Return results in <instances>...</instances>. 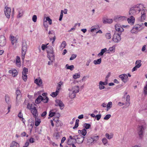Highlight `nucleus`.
I'll return each instance as SVG.
<instances>
[{
    "label": "nucleus",
    "instance_id": "1",
    "mask_svg": "<svg viewBox=\"0 0 147 147\" xmlns=\"http://www.w3.org/2000/svg\"><path fill=\"white\" fill-rule=\"evenodd\" d=\"M138 136L140 139H142L143 137L144 130L146 128V124L144 121H142L138 123Z\"/></svg>",
    "mask_w": 147,
    "mask_h": 147
},
{
    "label": "nucleus",
    "instance_id": "2",
    "mask_svg": "<svg viewBox=\"0 0 147 147\" xmlns=\"http://www.w3.org/2000/svg\"><path fill=\"white\" fill-rule=\"evenodd\" d=\"M27 49V45L26 42L24 40L22 42V60L24 59L25 55L26 54Z\"/></svg>",
    "mask_w": 147,
    "mask_h": 147
},
{
    "label": "nucleus",
    "instance_id": "3",
    "mask_svg": "<svg viewBox=\"0 0 147 147\" xmlns=\"http://www.w3.org/2000/svg\"><path fill=\"white\" fill-rule=\"evenodd\" d=\"M75 140L76 141L77 143L80 144L82 143L84 140L85 137L82 136L80 134L74 136Z\"/></svg>",
    "mask_w": 147,
    "mask_h": 147
},
{
    "label": "nucleus",
    "instance_id": "4",
    "mask_svg": "<svg viewBox=\"0 0 147 147\" xmlns=\"http://www.w3.org/2000/svg\"><path fill=\"white\" fill-rule=\"evenodd\" d=\"M121 34V33H115L113 35L112 39L113 40L115 43L119 42L121 39L120 36Z\"/></svg>",
    "mask_w": 147,
    "mask_h": 147
},
{
    "label": "nucleus",
    "instance_id": "5",
    "mask_svg": "<svg viewBox=\"0 0 147 147\" xmlns=\"http://www.w3.org/2000/svg\"><path fill=\"white\" fill-rule=\"evenodd\" d=\"M141 16L140 18L138 20L141 22H143L145 20L146 18V13L147 12L146 9H144L141 10Z\"/></svg>",
    "mask_w": 147,
    "mask_h": 147
},
{
    "label": "nucleus",
    "instance_id": "6",
    "mask_svg": "<svg viewBox=\"0 0 147 147\" xmlns=\"http://www.w3.org/2000/svg\"><path fill=\"white\" fill-rule=\"evenodd\" d=\"M4 12L5 15L8 18H9L11 12V9L10 8L5 7Z\"/></svg>",
    "mask_w": 147,
    "mask_h": 147
},
{
    "label": "nucleus",
    "instance_id": "7",
    "mask_svg": "<svg viewBox=\"0 0 147 147\" xmlns=\"http://www.w3.org/2000/svg\"><path fill=\"white\" fill-rule=\"evenodd\" d=\"M126 20V17L125 16H117L115 17L114 20L116 22Z\"/></svg>",
    "mask_w": 147,
    "mask_h": 147
},
{
    "label": "nucleus",
    "instance_id": "8",
    "mask_svg": "<svg viewBox=\"0 0 147 147\" xmlns=\"http://www.w3.org/2000/svg\"><path fill=\"white\" fill-rule=\"evenodd\" d=\"M55 102L56 104L55 105L56 106H59L61 109H63L64 105L62 101L59 100L57 99Z\"/></svg>",
    "mask_w": 147,
    "mask_h": 147
},
{
    "label": "nucleus",
    "instance_id": "9",
    "mask_svg": "<svg viewBox=\"0 0 147 147\" xmlns=\"http://www.w3.org/2000/svg\"><path fill=\"white\" fill-rule=\"evenodd\" d=\"M137 8L138 7H133L131 8L129 12V14L131 16L135 15L137 11Z\"/></svg>",
    "mask_w": 147,
    "mask_h": 147
},
{
    "label": "nucleus",
    "instance_id": "10",
    "mask_svg": "<svg viewBox=\"0 0 147 147\" xmlns=\"http://www.w3.org/2000/svg\"><path fill=\"white\" fill-rule=\"evenodd\" d=\"M6 43L5 38L4 36H0V46L2 47L4 46Z\"/></svg>",
    "mask_w": 147,
    "mask_h": 147
},
{
    "label": "nucleus",
    "instance_id": "11",
    "mask_svg": "<svg viewBox=\"0 0 147 147\" xmlns=\"http://www.w3.org/2000/svg\"><path fill=\"white\" fill-rule=\"evenodd\" d=\"M47 57L49 60L51 61V62H53L55 61V56L54 53H49L48 54Z\"/></svg>",
    "mask_w": 147,
    "mask_h": 147
},
{
    "label": "nucleus",
    "instance_id": "12",
    "mask_svg": "<svg viewBox=\"0 0 147 147\" xmlns=\"http://www.w3.org/2000/svg\"><path fill=\"white\" fill-rule=\"evenodd\" d=\"M131 32L132 34H136L138 32V24H136L133 28L131 30Z\"/></svg>",
    "mask_w": 147,
    "mask_h": 147
},
{
    "label": "nucleus",
    "instance_id": "13",
    "mask_svg": "<svg viewBox=\"0 0 147 147\" xmlns=\"http://www.w3.org/2000/svg\"><path fill=\"white\" fill-rule=\"evenodd\" d=\"M34 109H31V111L34 117H35V118H36L37 117L38 115V113L37 112V110L36 109V107H34Z\"/></svg>",
    "mask_w": 147,
    "mask_h": 147
},
{
    "label": "nucleus",
    "instance_id": "14",
    "mask_svg": "<svg viewBox=\"0 0 147 147\" xmlns=\"http://www.w3.org/2000/svg\"><path fill=\"white\" fill-rule=\"evenodd\" d=\"M35 83L39 86H42V81L41 79L39 78V79H36L34 81Z\"/></svg>",
    "mask_w": 147,
    "mask_h": 147
},
{
    "label": "nucleus",
    "instance_id": "15",
    "mask_svg": "<svg viewBox=\"0 0 147 147\" xmlns=\"http://www.w3.org/2000/svg\"><path fill=\"white\" fill-rule=\"evenodd\" d=\"M130 104V96L129 95H128L126 97V100L125 104L126 106L128 107Z\"/></svg>",
    "mask_w": 147,
    "mask_h": 147
},
{
    "label": "nucleus",
    "instance_id": "16",
    "mask_svg": "<svg viewBox=\"0 0 147 147\" xmlns=\"http://www.w3.org/2000/svg\"><path fill=\"white\" fill-rule=\"evenodd\" d=\"M78 133L81 134L83 136H85L87 134V131L85 129H83L82 130H78Z\"/></svg>",
    "mask_w": 147,
    "mask_h": 147
},
{
    "label": "nucleus",
    "instance_id": "17",
    "mask_svg": "<svg viewBox=\"0 0 147 147\" xmlns=\"http://www.w3.org/2000/svg\"><path fill=\"white\" fill-rule=\"evenodd\" d=\"M115 27L116 30L119 32L121 33L123 31V28L121 26L115 25Z\"/></svg>",
    "mask_w": 147,
    "mask_h": 147
},
{
    "label": "nucleus",
    "instance_id": "18",
    "mask_svg": "<svg viewBox=\"0 0 147 147\" xmlns=\"http://www.w3.org/2000/svg\"><path fill=\"white\" fill-rule=\"evenodd\" d=\"M43 97L41 95H39L36 99L35 102L36 103L38 104L40 103L42 100Z\"/></svg>",
    "mask_w": 147,
    "mask_h": 147
},
{
    "label": "nucleus",
    "instance_id": "19",
    "mask_svg": "<svg viewBox=\"0 0 147 147\" xmlns=\"http://www.w3.org/2000/svg\"><path fill=\"white\" fill-rule=\"evenodd\" d=\"M113 22V20L112 19H104L103 20V22L104 23H109L111 24Z\"/></svg>",
    "mask_w": 147,
    "mask_h": 147
},
{
    "label": "nucleus",
    "instance_id": "20",
    "mask_svg": "<svg viewBox=\"0 0 147 147\" xmlns=\"http://www.w3.org/2000/svg\"><path fill=\"white\" fill-rule=\"evenodd\" d=\"M61 135V133L59 131L55 132L53 134L54 136L57 140L59 139Z\"/></svg>",
    "mask_w": 147,
    "mask_h": 147
},
{
    "label": "nucleus",
    "instance_id": "21",
    "mask_svg": "<svg viewBox=\"0 0 147 147\" xmlns=\"http://www.w3.org/2000/svg\"><path fill=\"white\" fill-rule=\"evenodd\" d=\"M127 21L129 23H131L132 24H134L135 22L134 18L131 16L129 18H128Z\"/></svg>",
    "mask_w": 147,
    "mask_h": 147
},
{
    "label": "nucleus",
    "instance_id": "22",
    "mask_svg": "<svg viewBox=\"0 0 147 147\" xmlns=\"http://www.w3.org/2000/svg\"><path fill=\"white\" fill-rule=\"evenodd\" d=\"M20 147V145L15 141H13L10 145V147Z\"/></svg>",
    "mask_w": 147,
    "mask_h": 147
},
{
    "label": "nucleus",
    "instance_id": "23",
    "mask_svg": "<svg viewBox=\"0 0 147 147\" xmlns=\"http://www.w3.org/2000/svg\"><path fill=\"white\" fill-rule=\"evenodd\" d=\"M56 119L57 121L55 124L56 127H58L59 126H61L63 125V123L60 121L59 120L58 118H57Z\"/></svg>",
    "mask_w": 147,
    "mask_h": 147
},
{
    "label": "nucleus",
    "instance_id": "24",
    "mask_svg": "<svg viewBox=\"0 0 147 147\" xmlns=\"http://www.w3.org/2000/svg\"><path fill=\"white\" fill-rule=\"evenodd\" d=\"M16 102H17L18 98L19 97H20L21 96V93L20 91L19 90H16Z\"/></svg>",
    "mask_w": 147,
    "mask_h": 147
},
{
    "label": "nucleus",
    "instance_id": "25",
    "mask_svg": "<svg viewBox=\"0 0 147 147\" xmlns=\"http://www.w3.org/2000/svg\"><path fill=\"white\" fill-rule=\"evenodd\" d=\"M47 53L49 54V53H54L53 50V47L51 46H49L47 47Z\"/></svg>",
    "mask_w": 147,
    "mask_h": 147
},
{
    "label": "nucleus",
    "instance_id": "26",
    "mask_svg": "<svg viewBox=\"0 0 147 147\" xmlns=\"http://www.w3.org/2000/svg\"><path fill=\"white\" fill-rule=\"evenodd\" d=\"M59 90V88H57L56 92H52L51 94V95L53 97H55L57 95Z\"/></svg>",
    "mask_w": 147,
    "mask_h": 147
},
{
    "label": "nucleus",
    "instance_id": "27",
    "mask_svg": "<svg viewBox=\"0 0 147 147\" xmlns=\"http://www.w3.org/2000/svg\"><path fill=\"white\" fill-rule=\"evenodd\" d=\"M16 64L17 66L18 67H20L21 66L20 58L18 56H17L16 57Z\"/></svg>",
    "mask_w": 147,
    "mask_h": 147
},
{
    "label": "nucleus",
    "instance_id": "28",
    "mask_svg": "<svg viewBox=\"0 0 147 147\" xmlns=\"http://www.w3.org/2000/svg\"><path fill=\"white\" fill-rule=\"evenodd\" d=\"M76 96V93L73 92H70L69 93V97L71 98H74Z\"/></svg>",
    "mask_w": 147,
    "mask_h": 147
},
{
    "label": "nucleus",
    "instance_id": "29",
    "mask_svg": "<svg viewBox=\"0 0 147 147\" xmlns=\"http://www.w3.org/2000/svg\"><path fill=\"white\" fill-rule=\"evenodd\" d=\"M107 51V49L105 48L101 50L100 52L98 54V56H100L102 55L103 54Z\"/></svg>",
    "mask_w": 147,
    "mask_h": 147
},
{
    "label": "nucleus",
    "instance_id": "30",
    "mask_svg": "<svg viewBox=\"0 0 147 147\" xmlns=\"http://www.w3.org/2000/svg\"><path fill=\"white\" fill-rule=\"evenodd\" d=\"M144 27V26L143 23H139V24H138V31H141L143 29Z\"/></svg>",
    "mask_w": 147,
    "mask_h": 147
},
{
    "label": "nucleus",
    "instance_id": "31",
    "mask_svg": "<svg viewBox=\"0 0 147 147\" xmlns=\"http://www.w3.org/2000/svg\"><path fill=\"white\" fill-rule=\"evenodd\" d=\"M101 58L96 60H94L93 61V63L95 65L99 64L101 63Z\"/></svg>",
    "mask_w": 147,
    "mask_h": 147
},
{
    "label": "nucleus",
    "instance_id": "32",
    "mask_svg": "<svg viewBox=\"0 0 147 147\" xmlns=\"http://www.w3.org/2000/svg\"><path fill=\"white\" fill-rule=\"evenodd\" d=\"M65 67L67 69H70L71 71H72L74 68L73 65L69 66L68 64L66 65Z\"/></svg>",
    "mask_w": 147,
    "mask_h": 147
},
{
    "label": "nucleus",
    "instance_id": "33",
    "mask_svg": "<svg viewBox=\"0 0 147 147\" xmlns=\"http://www.w3.org/2000/svg\"><path fill=\"white\" fill-rule=\"evenodd\" d=\"M11 43L13 45H14L15 43L16 42L17 40L16 38L13 36H11Z\"/></svg>",
    "mask_w": 147,
    "mask_h": 147
},
{
    "label": "nucleus",
    "instance_id": "34",
    "mask_svg": "<svg viewBox=\"0 0 147 147\" xmlns=\"http://www.w3.org/2000/svg\"><path fill=\"white\" fill-rule=\"evenodd\" d=\"M84 127L86 129H89L91 125L89 123H85L84 124Z\"/></svg>",
    "mask_w": 147,
    "mask_h": 147
},
{
    "label": "nucleus",
    "instance_id": "35",
    "mask_svg": "<svg viewBox=\"0 0 147 147\" xmlns=\"http://www.w3.org/2000/svg\"><path fill=\"white\" fill-rule=\"evenodd\" d=\"M112 103L111 102H109L107 105V111H108L112 107Z\"/></svg>",
    "mask_w": 147,
    "mask_h": 147
},
{
    "label": "nucleus",
    "instance_id": "36",
    "mask_svg": "<svg viewBox=\"0 0 147 147\" xmlns=\"http://www.w3.org/2000/svg\"><path fill=\"white\" fill-rule=\"evenodd\" d=\"M79 120L78 119H77L76 120L75 125L73 127V129L77 128L79 125Z\"/></svg>",
    "mask_w": 147,
    "mask_h": 147
},
{
    "label": "nucleus",
    "instance_id": "37",
    "mask_svg": "<svg viewBox=\"0 0 147 147\" xmlns=\"http://www.w3.org/2000/svg\"><path fill=\"white\" fill-rule=\"evenodd\" d=\"M87 143L90 144L94 143V140L92 138L89 137L87 139Z\"/></svg>",
    "mask_w": 147,
    "mask_h": 147
},
{
    "label": "nucleus",
    "instance_id": "38",
    "mask_svg": "<svg viewBox=\"0 0 147 147\" xmlns=\"http://www.w3.org/2000/svg\"><path fill=\"white\" fill-rule=\"evenodd\" d=\"M74 89H75L73 91L75 93H78L79 92V87L78 86H75L74 87Z\"/></svg>",
    "mask_w": 147,
    "mask_h": 147
},
{
    "label": "nucleus",
    "instance_id": "39",
    "mask_svg": "<svg viewBox=\"0 0 147 147\" xmlns=\"http://www.w3.org/2000/svg\"><path fill=\"white\" fill-rule=\"evenodd\" d=\"M28 72V69L24 67L22 72V74H27Z\"/></svg>",
    "mask_w": 147,
    "mask_h": 147
},
{
    "label": "nucleus",
    "instance_id": "40",
    "mask_svg": "<svg viewBox=\"0 0 147 147\" xmlns=\"http://www.w3.org/2000/svg\"><path fill=\"white\" fill-rule=\"evenodd\" d=\"M41 122L40 119H38L37 120H36L35 122V125L36 126H38Z\"/></svg>",
    "mask_w": 147,
    "mask_h": 147
},
{
    "label": "nucleus",
    "instance_id": "41",
    "mask_svg": "<svg viewBox=\"0 0 147 147\" xmlns=\"http://www.w3.org/2000/svg\"><path fill=\"white\" fill-rule=\"evenodd\" d=\"M9 97L8 96L6 95L5 96V102L8 104H9Z\"/></svg>",
    "mask_w": 147,
    "mask_h": 147
},
{
    "label": "nucleus",
    "instance_id": "42",
    "mask_svg": "<svg viewBox=\"0 0 147 147\" xmlns=\"http://www.w3.org/2000/svg\"><path fill=\"white\" fill-rule=\"evenodd\" d=\"M138 8H139V9H138V11H140L141 10L144 9V8H145V7H144L143 5L141 4H139Z\"/></svg>",
    "mask_w": 147,
    "mask_h": 147
},
{
    "label": "nucleus",
    "instance_id": "43",
    "mask_svg": "<svg viewBox=\"0 0 147 147\" xmlns=\"http://www.w3.org/2000/svg\"><path fill=\"white\" fill-rule=\"evenodd\" d=\"M137 62H138V60H137L136 61V66L134 67L132 70V71L134 72V71H136L137 70L138 68V64H137Z\"/></svg>",
    "mask_w": 147,
    "mask_h": 147
},
{
    "label": "nucleus",
    "instance_id": "44",
    "mask_svg": "<svg viewBox=\"0 0 147 147\" xmlns=\"http://www.w3.org/2000/svg\"><path fill=\"white\" fill-rule=\"evenodd\" d=\"M80 77V74L78 73L76 74L73 76V78L75 79L79 78Z\"/></svg>",
    "mask_w": 147,
    "mask_h": 147
},
{
    "label": "nucleus",
    "instance_id": "45",
    "mask_svg": "<svg viewBox=\"0 0 147 147\" xmlns=\"http://www.w3.org/2000/svg\"><path fill=\"white\" fill-rule=\"evenodd\" d=\"M66 45V43L65 41H63L62 42L61 45L60 46L61 48H62V49L65 47Z\"/></svg>",
    "mask_w": 147,
    "mask_h": 147
},
{
    "label": "nucleus",
    "instance_id": "46",
    "mask_svg": "<svg viewBox=\"0 0 147 147\" xmlns=\"http://www.w3.org/2000/svg\"><path fill=\"white\" fill-rule=\"evenodd\" d=\"M46 21H48L50 25H51L52 23V20L49 17H46Z\"/></svg>",
    "mask_w": 147,
    "mask_h": 147
},
{
    "label": "nucleus",
    "instance_id": "47",
    "mask_svg": "<svg viewBox=\"0 0 147 147\" xmlns=\"http://www.w3.org/2000/svg\"><path fill=\"white\" fill-rule=\"evenodd\" d=\"M49 100V98L47 97H46L45 98L43 97L42 101L44 103H47Z\"/></svg>",
    "mask_w": 147,
    "mask_h": 147
},
{
    "label": "nucleus",
    "instance_id": "48",
    "mask_svg": "<svg viewBox=\"0 0 147 147\" xmlns=\"http://www.w3.org/2000/svg\"><path fill=\"white\" fill-rule=\"evenodd\" d=\"M77 55L75 54H73L71 55V57L70 58L69 60H72L74 59H75V58H76L77 57Z\"/></svg>",
    "mask_w": 147,
    "mask_h": 147
},
{
    "label": "nucleus",
    "instance_id": "49",
    "mask_svg": "<svg viewBox=\"0 0 147 147\" xmlns=\"http://www.w3.org/2000/svg\"><path fill=\"white\" fill-rule=\"evenodd\" d=\"M17 71L16 69H14L13 70L12 75L13 77H15L17 76Z\"/></svg>",
    "mask_w": 147,
    "mask_h": 147
},
{
    "label": "nucleus",
    "instance_id": "50",
    "mask_svg": "<svg viewBox=\"0 0 147 147\" xmlns=\"http://www.w3.org/2000/svg\"><path fill=\"white\" fill-rule=\"evenodd\" d=\"M111 117V115L110 114H107L104 117V119L106 120H108Z\"/></svg>",
    "mask_w": 147,
    "mask_h": 147
},
{
    "label": "nucleus",
    "instance_id": "51",
    "mask_svg": "<svg viewBox=\"0 0 147 147\" xmlns=\"http://www.w3.org/2000/svg\"><path fill=\"white\" fill-rule=\"evenodd\" d=\"M105 136L108 139H111L113 138L112 135H109L108 133H106L105 134Z\"/></svg>",
    "mask_w": 147,
    "mask_h": 147
},
{
    "label": "nucleus",
    "instance_id": "52",
    "mask_svg": "<svg viewBox=\"0 0 147 147\" xmlns=\"http://www.w3.org/2000/svg\"><path fill=\"white\" fill-rule=\"evenodd\" d=\"M105 37L107 38L110 39L111 38V34L109 33H107L105 34Z\"/></svg>",
    "mask_w": 147,
    "mask_h": 147
},
{
    "label": "nucleus",
    "instance_id": "53",
    "mask_svg": "<svg viewBox=\"0 0 147 147\" xmlns=\"http://www.w3.org/2000/svg\"><path fill=\"white\" fill-rule=\"evenodd\" d=\"M22 78L24 81H26L27 79V74H22Z\"/></svg>",
    "mask_w": 147,
    "mask_h": 147
},
{
    "label": "nucleus",
    "instance_id": "54",
    "mask_svg": "<svg viewBox=\"0 0 147 147\" xmlns=\"http://www.w3.org/2000/svg\"><path fill=\"white\" fill-rule=\"evenodd\" d=\"M146 82V85L144 88V93L145 95L147 94V81Z\"/></svg>",
    "mask_w": 147,
    "mask_h": 147
},
{
    "label": "nucleus",
    "instance_id": "55",
    "mask_svg": "<svg viewBox=\"0 0 147 147\" xmlns=\"http://www.w3.org/2000/svg\"><path fill=\"white\" fill-rule=\"evenodd\" d=\"M48 44L49 43H48L46 45L44 44H42L41 46V48L42 50H44L46 48L47 49L48 46H47V45H48Z\"/></svg>",
    "mask_w": 147,
    "mask_h": 147
},
{
    "label": "nucleus",
    "instance_id": "56",
    "mask_svg": "<svg viewBox=\"0 0 147 147\" xmlns=\"http://www.w3.org/2000/svg\"><path fill=\"white\" fill-rule=\"evenodd\" d=\"M21 136L22 137L26 136L27 137H28V135L25 132L22 133L21 134Z\"/></svg>",
    "mask_w": 147,
    "mask_h": 147
},
{
    "label": "nucleus",
    "instance_id": "57",
    "mask_svg": "<svg viewBox=\"0 0 147 147\" xmlns=\"http://www.w3.org/2000/svg\"><path fill=\"white\" fill-rule=\"evenodd\" d=\"M124 79L123 81V82L124 83H125V82H127V81L128 80V78L127 75L126 74H124Z\"/></svg>",
    "mask_w": 147,
    "mask_h": 147
},
{
    "label": "nucleus",
    "instance_id": "58",
    "mask_svg": "<svg viewBox=\"0 0 147 147\" xmlns=\"http://www.w3.org/2000/svg\"><path fill=\"white\" fill-rule=\"evenodd\" d=\"M55 115V112H52L51 111H50L49 115L50 117H51L54 116Z\"/></svg>",
    "mask_w": 147,
    "mask_h": 147
},
{
    "label": "nucleus",
    "instance_id": "59",
    "mask_svg": "<svg viewBox=\"0 0 147 147\" xmlns=\"http://www.w3.org/2000/svg\"><path fill=\"white\" fill-rule=\"evenodd\" d=\"M63 10H62L61 11V12L60 15L59 17V20L60 21H61L62 20L63 17Z\"/></svg>",
    "mask_w": 147,
    "mask_h": 147
},
{
    "label": "nucleus",
    "instance_id": "60",
    "mask_svg": "<svg viewBox=\"0 0 147 147\" xmlns=\"http://www.w3.org/2000/svg\"><path fill=\"white\" fill-rule=\"evenodd\" d=\"M37 18L36 16L35 15H34L33 16L32 18L33 21L34 22H36V21Z\"/></svg>",
    "mask_w": 147,
    "mask_h": 147
},
{
    "label": "nucleus",
    "instance_id": "61",
    "mask_svg": "<svg viewBox=\"0 0 147 147\" xmlns=\"http://www.w3.org/2000/svg\"><path fill=\"white\" fill-rule=\"evenodd\" d=\"M119 77L122 80L123 82L124 79V74L119 75Z\"/></svg>",
    "mask_w": 147,
    "mask_h": 147
},
{
    "label": "nucleus",
    "instance_id": "62",
    "mask_svg": "<svg viewBox=\"0 0 147 147\" xmlns=\"http://www.w3.org/2000/svg\"><path fill=\"white\" fill-rule=\"evenodd\" d=\"M102 142L104 144H105L107 143V140L105 138H104L102 139Z\"/></svg>",
    "mask_w": 147,
    "mask_h": 147
},
{
    "label": "nucleus",
    "instance_id": "63",
    "mask_svg": "<svg viewBox=\"0 0 147 147\" xmlns=\"http://www.w3.org/2000/svg\"><path fill=\"white\" fill-rule=\"evenodd\" d=\"M95 117L96 118L97 120L98 121L101 118V115L100 114L97 115Z\"/></svg>",
    "mask_w": 147,
    "mask_h": 147
},
{
    "label": "nucleus",
    "instance_id": "64",
    "mask_svg": "<svg viewBox=\"0 0 147 147\" xmlns=\"http://www.w3.org/2000/svg\"><path fill=\"white\" fill-rule=\"evenodd\" d=\"M92 139L94 140V142H96L98 140V136H96L94 137Z\"/></svg>",
    "mask_w": 147,
    "mask_h": 147
}]
</instances>
